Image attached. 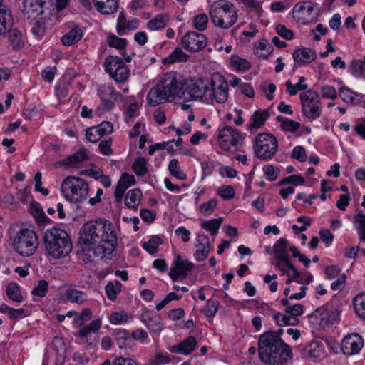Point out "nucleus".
<instances>
[{"label":"nucleus","mask_w":365,"mask_h":365,"mask_svg":"<svg viewBox=\"0 0 365 365\" xmlns=\"http://www.w3.org/2000/svg\"><path fill=\"white\" fill-rule=\"evenodd\" d=\"M263 171L264 172L267 179L270 181L274 180L279 173V170L278 168H275L272 165L264 166Z\"/></svg>","instance_id":"774afa93"},{"label":"nucleus","mask_w":365,"mask_h":365,"mask_svg":"<svg viewBox=\"0 0 365 365\" xmlns=\"http://www.w3.org/2000/svg\"><path fill=\"white\" fill-rule=\"evenodd\" d=\"M92 317V312L89 309H83L81 314L76 317L74 319V322L77 327H81L84 324L86 321H88Z\"/></svg>","instance_id":"052dcab7"},{"label":"nucleus","mask_w":365,"mask_h":365,"mask_svg":"<svg viewBox=\"0 0 365 365\" xmlns=\"http://www.w3.org/2000/svg\"><path fill=\"white\" fill-rule=\"evenodd\" d=\"M112 139L108 138L100 142L98 149L101 154L105 155H110L112 154L113 150L111 148Z\"/></svg>","instance_id":"338daca9"},{"label":"nucleus","mask_w":365,"mask_h":365,"mask_svg":"<svg viewBox=\"0 0 365 365\" xmlns=\"http://www.w3.org/2000/svg\"><path fill=\"white\" fill-rule=\"evenodd\" d=\"M303 115L309 120H315L322 115V104L317 91L309 89L300 93Z\"/></svg>","instance_id":"9d476101"},{"label":"nucleus","mask_w":365,"mask_h":365,"mask_svg":"<svg viewBox=\"0 0 365 365\" xmlns=\"http://www.w3.org/2000/svg\"><path fill=\"white\" fill-rule=\"evenodd\" d=\"M191 100H210L223 103L228 98V83L219 73H214L211 78H197L185 80V93Z\"/></svg>","instance_id":"f257e3e1"},{"label":"nucleus","mask_w":365,"mask_h":365,"mask_svg":"<svg viewBox=\"0 0 365 365\" xmlns=\"http://www.w3.org/2000/svg\"><path fill=\"white\" fill-rule=\"evenodd\" d=\"M39 245L36 232L28 228L17 231L12 240L14 251L22 257H30L37 250Z\"/></svg>","instance_id":"0eeeda50"},{"label":"nucleus","mask_w":365,"mask_h":365,"mask_svg":"<svg viewBox=\"0 0 365 365\" xmlns=\"http://www.w3.org/2000/svg\"><path fill=\"white\" fill-rule=\"evenodd\" d=\"M222 222V218L212 219L211 220L204 221L201 226L202 228L208 230L212 235L217 234Z\"/></svg>","instance_id":"603ef678"},{"label":"nucleus","mask_w":365,"mask_h":365,"mask_svg":"<svg viewBox=\"0 0 365 365\" xmlns=\"http://www.w3.org/2000/svg\"><path fill=\"white\" fill-rule=\"evenodd\" d=\"M349 71L356 78L365 76V61L353 60L349 66Z\"/></svg>","instance_id":"37998d69"},{"label":"nucleus","mask_w":365,"mask_h":365,"mask_svg":"<svg viewBox=\"0 0 365 365\" xmlns=\"http://www.w3.org/2000/svg\"><path fill=\"white\" fill-rule=\"evenodd\" d=\"M287 245L288 241L285 238H280L274 243L273 250L276 258L284 261L287 265L292 267L287 250Z\"/></svg>","instance_id":"5701e85b"},{"label":"nucleus","mask_w":365,"mask_h":365,"mask_svg":"<svg viewBox=\"0 0 365 365\" xmlns=\"http://www.w3.org/2000/svg\"><path fill=\"white\" fill-rule=\"evenodd\" d=\"M278 148V141L275 136L268 133L257 135L254 144V151L256 156L262 160L272 159Z\"/></svg>","instance_id":"1a4fd4ad"},{"label":"nucleus","mask_w":365,"mask_h":365,"mask_svg":"<svg viewBox=\"0 0 365 365\" xmlns=\"http://www.w3.org/2000/svg\"><path fill=\"white\" fill-rule=\"evenodd\" d=\"M98 96L101 99L102 107L96 108L95 113L101 116L104 112L109 111L113 107L120 93L116 92L113 86L104 84L98 87Z\"/></svg>","instance_id":"ddd939ff"},{"label":"nucleus","mask_w":365,"mask_h":365,"mask_svg":"<svg viewBox=\"0 0 365 365\" xmlns=\"http://www.w3.org/2000/svg\"><path fill=\"white\" fill-rule=\"evenodd\" d=\"M230 63L238 71H247L251 68V64L248 61L237 56H231Z\"/></svg>","instance_id":"3c124183"},{"label":"nucleus","mask_w":365,"mask_h":365,"mask_svg":"<svg viewBox=\"0 0 365 365\" xmlns=\"http://www.w3.org/2000/svg\"><path fill=\"white\" fill-rule=\"evenodd\" d=\"M185 80L175 71L163 73L157 84L147 94L149 106L155 107L165 102H172L185 94Z\"/></svg>","instance_id":"7ed1b4c3"},{"label":"nucleus","mask_w":365,"mask_h":365,"mask_svg":"<svg viewBox=\"0 0 365 365\" xmlns=\"http://www.w3.org/2000/svg\"><path fill=\"white\" fill-rule=\"evenodd\" d=\"M113 335L120 349H131L134 345L133 339L130 337L129 331L125 329H115Z\"/></svg>","instance_id":"b1692460"},{"label":"nucleus","mask_w":365,"mask_h":365,"mask_svg":"<svg viewBox=\"0 0 365 365\" xmlns=\"http://www.w3.org/2000/svg\"><path fill=\"white\" fill-rule=\"evenodd\" d=\"M197 242V250L194 256L197 261H203L208 257L210 251V239L205 235H198Z\"/></svg>","instance_id":"6ab92c4d"},{"label":"nucleus","mask_w":365,"mask_h":365,"mask_svg":"<svg viewBox=\"0 0 365 365\" xmlns=\"http://www.w3.org/2000/svg\"><path fill=\"white\" fill-rule=\"evenodd\" d=\"M181 45L186 51L196 53L201 51L207 46V38L204 34L190 31L182 38Z\"/></svg>","instance_id":"4468645a"},{"label":"nucleus","mask_w":365,"mask_h":365,"mask_svg":"<svg viewBox=\"0 0 365 365\" xmlns=\"http://www.w3.org/2000/svg\"><path fill=\"white\" fill-rule=\"evenodd\" d=\"M276 120L280 123L281 128L285 131L295 132L300 128L299 123L280 115L277 116Z\"/></svg>","instance_id":"a18cd8bd"},{"label":"nucleus","mask_w":365,"mask_h":365,"mask_svg":"<svg viewBox=\"0 0 365 365\" xmlns=\"http://www.w3.org/2000/svg\"><path fill=\"white\" fill-rule=\"evenodd\" d=\"M43 245L46 252L54 259L63 258L72 250V242L68 234L64 230L56 227L46 230Z\"/></svg>","instance_id":"39448f33"},{"label":"nucleus","mask_w":365,"mask_h":365,"mask_svg":"<svg viewBox=\"0 0 365 365\" xmlns=\"http://www.w3.org/2000/svg\"><path fill=\"white\" fill-rule=\"evenodd\" d=\"M162 242V240L159 237L153 236L148 242L143 243V247L149 253L155 254L158 251V246Z\"/></svg>","instance_id":"6e6d98bb"},{"label":"nucleus","mask_w":365,"mask_h":365,"mask_svg":"<svg viewBox=\"0 0 365 365\" xmlns=\"http://www.w3.org/2000/svg\"><path fill=\"white\" fill-rule=\"evenodd\" d=\"M128 314L124 312H114L110 315L109 321L113 324L125 323L128 322Z\"/></svg>","instance_id":"680f3d73"},{"label":"nucleus","mask_w":365,"mask_h":365,"mask_svg":"<svg viewBox=\"0 0 365 365\" xmlns=\"http://www.w3.org/2000/svg\"><path fill=\"white\" fill-rule=\"evenodd\" d=\"M87 158L88 157L86 155V150H79L75 154L68 156L66 159L57 163V164L63 165L65 166H76Z\"/></svg>","instance_id":"4c0bfd02"},{"label":"nucleus","mask_w":365,"mask_h":365,"mask_svg":"<svg viewBox=\"0 0 365 365\" xmlns=\"http://www.w3.org/2000/svg\"><path fill=\"white\" fill-rule=\"evenodd\" d=\"M0 0V34H4L6 30L13 26L14 19L11 11L2 4Z\"/></svg>","instance_id":"c85d7f7f"},{"label":"nucleus","mask_w":365,"mask_h":365,"mask_svg":"<svg viewBox=\"0 0 365 365\" xmlns=\"http://www.w3.org/2000/svg\"><path fill=\"white\" fill-rule=\"evenodd\" d=\"M98 11L108 15L117 12L118 9V0H93Z\"/></svg>","instance_id":"393cba45"},{"label":"nucleus","mask_w":365,"mask_h":365,"mask_svg":"<svg viewBox=\"0 0 365 365\" xmlns=\"http://www.w3.org/2000/svg\"><path fill=\"white\" fill-rule=\"evenodd\" d=\"M48 291V283L44 279L38 281V284L34 288L31 294L39 297H44Z\"/></svg>","instance_id":"13d9d810"},{"label":"nucleus","mask_w":365,"mask_h":365,"mask_svg":"<svg viewBox=\"0 0 365 365\" xmlns=\"http://www.w3.org/2000/svg\"><path fill=\"white\" fill-rule=\"evenodd\" d=\"M295 62L299 64H307L312 62L317 58V53L309 48L296 49L292 53Z\"/></svg>","instance_id":"a878e982"},{"label":"nucleus","mask_w":365,"mask_h":365,"mask_svg":"<svg viewBox=\"0 0 365 365\" xmlns=\"http://www.w3.org/2000/svg\"><path fill=\"white\" fill-rule=\"evenodd\" d=\"M107 43L110 47L115 48L118 50L125 49L127 46L126 39L119 38L113 34L108 36Z\"/></svg>","instance_id":"5fc2aeb1"},{"label":"nucleus","mask_w":365,"mask_h":365,"mask_svg":"<svg viewBox=\"0 0 365 365\" xmlns=\"http://www.w3.org/2000/svg\"><path fill=\"white\" fill-rule=\"evenodd\" d=\"M324 350L323 345L316 341H312L303 350L304 355L310 358L319 357Z\"/></svg>","instance_id":"58836bf2"},{"label":"nucleus","mask_w":365,"mask_h":365,"mask_svg":"<svg viewBox=\"0 0 365 365\" xmlns=\"http://www.w3.org/2000/svg\"><path fill=\"white\" fill-rule=\"evenodd\" d=\"M101 327V322L99 319L93 320L91 323L83 327L78 332V336L84 339L86 342L91 345L92 342L89 341L91 340V334L98 331Z\"/></svg>","instance_id":"c756f323"},{"label":"nucleus","mask_w":365,"mask_h":365,"mask_svg":"<svg viewBox=\"0 0 365 365\" xmlns=\"http://www.w3.org/2000/svg\"><path fill=\"white\" fill-rule=\"evenodd\" d=\"M212 23L217 27L227 29L237 21V11L231 2L219 0L213 3L209 9Z\"/></svg>","instance_id":"423d86ee"},{"label":"nucleus","mask_w":365,"mask_h":365,"mask_svg":"<svg viewBox=\"0 0 365 365\" xmlns=\"http://www.w3.org/2000/svg\"><path fill=\"white\" fill-rule=\"evenodd\" d=\"M245 136V133H241L230 126H225L219 130L217 138L223 150L235 152L242 146Z\"/></svg>","instance_id":"9b49d317"},{"label":"nucleus","mask_w":365,"mask_h":365,"mask_svg":"<svg viewBox=\"0 0 365 365\" xmlns=\"http://www.w3.org/2000/svg\"><path fill=\"white\" fill-rule=\"evenodd\" d=\"M317 9L316 4L312 2H299L294 5L293 11L300 14L306 21H311L315 19L317 13L314 11Z\"/></svg>","instance_id":"412c9836"},{"label":"nucleus","mask_w":365,"mask_h":365,"mask_svg":"<svg viewBox=\"0 0 365 365\" xmlns=\"http://www.w3.org/2000/svg\"><path fill=\"white\" fill-rule=\"evenodd\" d=\"M363 345L362 338L357 334H351L344 338L341 349L345 355L351 356L359 353Z\"/></svg>","instance_id":"f3484780"},{"label":"nucleus","mask_w":365,"mask_h":365,"mask_svg":"<svg viewBox=\"0 0 365 365\" xmlns=\"http://www.w3.org/2000/svg\"><path fill=\"white\" fill-rule=\"evenodd\" d=\"M269 115L270 113L267 109L255 111L250 118V123L247 126V130H257L262 128Z\"/></svg>","instance_id":"4be33fe9"},{"label":"nucleus","mask_w":365,"mask_h":365,"mask_svg":"<svg viewBox=\"0 0 365 365\" xmlns=\"http://www.w3.org/2000/svg\"><path fill=\"white\" fill-rule=\"evenodd\" d=\"M294 184V185H303L304 183V179L297 175H292L288 177L284 178L279 182V185H285V184Z\"/></svg>","instance_id":"69168bd1"},{"label":"nucleus","mask_w":365,"mask_h":365,"mask_svg":"<svg viewBox=\"0 0 365 365\" xmlns=\"http://www.w3.org/2000/svg\"><path fill=\"white\" fill-rule=\"evenodd\" d=\"M6 293L8 297L13 301L21 302L23 300L19 287L15 282H10L7 284Z\"/></svg>","instance_id":"c03bdc74"},{"label":"nucleus","mask_w":365,"mask_h":365,"mask_svg":"<svg viewBox=\"0 0 365 365\" xmlns=\"http://www.w3.org/2000/svg\"><path fill=\"white\" fill-rule=\"evenodd\" d=\"M29 210L38 222L44 224L49 222V219L44 214L43 210L38 202L34 200L31 201L30 203Z\"/></svg>","instance_id":"e433bc0d"},{"label":"nucleus","mask_w":365,"mask_h":365,"mask_svg":"<svg viewBox=\"0 0 365 365\" xmlns=\"http://www.w3.org/2000/svg\"><path fill=\"white\" fill-rule=\"evenodd\" d=\"M168 170L170 171V175L174 176L175 178L181 180H185L187 179V175L182 170H180L179 163L177 159H173L170 161Z\"/></svg>","instance_id":"09e8293b"},{"label":"nucleus","mask_w":365,"mask_h":365,"mask_svg":"<svg viewBox=\"0 0 365 365\" xmlns=\"http://www.w3.org/2000/svg\"><path fill=\"white\" fill-rule=\"evenodd\" d=\"M169 21V16L165 14L157 15L147 23V28L150 31H157L165 27Z\"/></svg>","instance_id":"c9c22d12"},{"label":"nucleus","mask_w":365,"mask_h":365,"mask_svg":"<svg viewBox=\"0 0 365 365\" xmlns=\"http://www.w3.org/2000/svg\"><path fill=\"white\" fill-rule=\"evenodd\" d=\"M354 222L357 225L356 229L361 241H365V215L362 212L354 217Z\"/></svg>","instance_id":"8fccbe9b"},{"label":"nucleus","mask_w":365,"mask_h":365,"mask_svg":"<svg viewBox=\"0 0 365 365\" xmlns=\"http://www.w3.org/2000/svg\"><path fill=\"white\" fill-rule=\"evenodd\" d=\"M189 58V55L183 52L181 48L178 47L168 57L163 59L162 63L172 64L175 62H187Z\"/></svg>","instance_id":"f704fd0d"},{"label":"nucleus","mask_w":365,"mask_h":365,"mask_svg":"<svg viewBox=\"0 0 365 365\" xmlns=\"http://www.w3.org/2000/svg\"><path fill=\"white\" fill-rule=\"evenodd\" d=\"M194 264L192 262L182 259L180 255H177L172 264V267L169 272V276L173 281H177L179 279H185L192 270Z\"/></svg>","instance_id":"2eb2a0df"},{"label":"nucleus","mask_w":365,"mask_h":365,"mask_svg":"<svg viewBox=\"0 0 365 365\" xmlns=\"http://www.w3.org/2000/svg\"><path fill=\"white\" fill-rule=\"evenodd\" d=\"M113 124L108 121H103L100 125L91 127L86 130V138L91 143L98 142L103 136L113 132Z\"/></svg>","instance_id":"a211bd4d"},{"label":"nucleus","mask_w":365,"mask_h":365,"mask_svg":"<svg viewBox=\"0 0 365 365\" xmlns=\"http://www.w3.org/2000/svg\"><path fill=\"white\" fill-rule=\"evenodd\" d=\"M140 319L146 327L154 334H158L163 329L160 315L153 310H144Z\"/></svg>","instance_id":"dca6fc26"},{"label":"nucleus","mask_w":365,"mask_h":365,"mask_svg":"<svg viewBox=\"0 0 365 365\" xmlns=\"http://www.w3.org/2000/svg\"><path fill=\"white\" fill-rule=\"evenodd\" d=\"M196 345V339L192 336H190L180 344L170 346L168 350L171 353L188 355L195 350Z\"/></svg>","instance_id":"aec40b11"},{"label":"nucleus","mask_w":365,"mask_h":365,"mask_svg":"<svg viewBox=\"0 0 365 365\" xmlns=\"http://www.w3.org/2000/svg\"><path fill=\"white\" fill-rule=\"evenodd\" d=\"M217 205V200L215 198L211 199L200 206V211L203 215H209L215 210Z\"/></svg>","instance_id":"bf43d9fd"},{"label":"nucleus","mask_w":365,"mask_h":365,"mask_svg":"<svg viewBox=\"0 0 365 365\" xmlns=\"http://www.w3.org/2000/svg\"><path fill=\"white\" fill-rule=\"evenodd\" d=\"M91 245H83L82 247V259L86 263L91 262L94 260V258L98 257H106L101 247L99 245L97 247H90Z\"/></svg>","instance_id":"2f4dec72"},{"label":"nucleus","mask_w":365,"mask_h":365,"mask_svg":"<svg viewBox=\"0 0 365 365\" xmlns=\"http://www.w3.org/2000/svg\"><path fill=\"white\" fill-rule=\"evenodd\" d=\"M12 26L8 28L5 33L7 32V38L9 45L14 50H20L24 46L21 32L16 29H11Z\"/></svg>","instance_id":"cd10ccee"},{"label":"nucleus","mask_w":365,"mask_h":365,"mask_svg":"<svg viewBox=\"0 0 365 365\" xmlns=\"http://www.w3.org/2000/svg\"><path fill=\"white\" fill-rule=\"evenodd\" d=\"M314 317L319 320L320 324H327L329 322V312L324 308L317 309L314 313Z\"/></svg>","instance_id":"0e129e2a"},{"label":"nucleus","mask_w":365,"mask_h":365,"mask_svg":"<svg viewBox=\"0 0 365 365\" xmlns=\"http://www.w3.org/2000/svg\"><path fill=\"white\" fill-rule=\"evenodd\" d=\"M48 0H24V11L27 14H43V8Z\"/></svg>","instance_id":"7c9ffc66"},{"label":"nucleus","mask_w":365,"mask_h":365,"mask_svg":"<svg viewBox=\"0 0 365 365\" xmlns=\"http://www.w3.org/2000/svg\"><path fill=\"white\" fill-rule=\"evenodd\" d=\"M353 304L356 314L363 319H365V293L357 294L353 299Z\"/></svg>","instance_id":"79ce46f5"},{"label":"nucleus","mask_w":365,"mask_h":365,"mask_svg":"<svg viewBox=\"0 0 365 365\" xmlns=\"http://www.w3.org/2000/svg\"><path fill=\"white\" fill-rule=\"evenodd\" d=\"M80 240L83 245L101 247L105 256L112 254L117 244V236L110 221L104 218L90 220L80 230Z\"/></svg>","instance_id":"f03ea898"},{"label":"nucleus","mask_w":365,"mask_h":365,"mask_svg":"<svg viewBox=\"0 0 365 365\" xmlns=\"http://www.w3.org/2000/svg\"><path fill=\"white\" fill-rule=\"evenodd\" d=\"M83 36L82 30L78 27H73L61 38L62 43L69 46L79 41Z\"/></svg>","instance_id":"72a5a7b5"},{"label":"nucleus","mask_w":365,"mask_h":365,"mask_svg":"<svg viewBox=\"0 0 365 365\" xmlns=\"http://www.w3.org/2000/svg\"><path fill=\"white\" fill-rule=\"evenodd\" d=\"M134 173L139 176H143L148 173V161L143 157L135 160L132 165Z\"/></svg>","instance_id":"de8ad7c7"},{"label":"nucleus","mask_w":365,"mask_h":365,"mask_svg":"<svg viewBox=\"0 0 365 365\" xmlns=\"http://www.w3.org/2000/svg\"><path fill=\"white\" fill-rule=\"evenodd\" d=\"M104 68L106 72L117 83L125 82L130 76L128 67L124 61L118 56H108L104 61Z\"/></svg>","instance_id":"f8f14e48"},{"label":"nucleus","mask_w":365,"mask_h":365,"mask_svg":"<svg viewBox=\"0 0 365 365\" xmlns=\"http://www.w3.org/2000/svg\"><path fill=\"white\" fill-rule=\"evenodd\" d=\"M140 21L138 19H134L131 21H127L125 15L123 12L119 14L116 30L118 35L122 36L125 34V30H133L138 28Z\"/></svg>","instance_id":"bb28decb"},{"label":"nucleus","mask_w":365,"mask_h":365,"mask_svg":"<svg viewBox=\"0 0 365 365\" xmlns=\"http://www.w3.org/2000/svg\"><path fill=\"white\" fill-rule=\"evenodd\" d=\"M218 195L224 200L232 199L235 196V191L230 185H223L218 190Z\"/></svg>","instance_id":"e2e57ef3"},{"label":"nucleus","mask_w":365,"mask_h":365,"mask_svg":"<svg viewBox=\"0 0 365 365\" xmlns=\"http://www.w3.org/2000/svg\"><path fill=\"white\" fill-rule=\"evenodd\" d=\"M273 317L276 323L280 327L287 325L294 326L299 323V319L297 318L291 317L286 312L285 314L277 312L274 315Z\"/></svg>","instance_id":"ea45409f"},{"label":"nucleus","mask_w":365,"mask_h":365,"mask_svg":"<svg viewBox=\"0 0 365 365\" xmlns=\"http://www.w3.org/2000/svg\"><path fill=\"white\" fill-rule=\"evenodd\" d=\"M208 16L205 14H200L194 17L193 25L199 31H205L207 27Z\"/></svg>","instance_id":"4d7b16f0"},{"label":"nucleus","mask_w":365,"mask_h":365,"mask_svg":"<svg viewBox=\"0 0 365 365\" xmlns=\"http://www.w3.org/2000/svg\"><path fill=\"white\" fill-rule=\"evenodd\" d=\"M88 185L85 180L74 177H66L61 184V191L65 198L73 203L85 200L88 194Z\"/></svg>","instance_id":"6e6552de"},{"label":"nucleus","mask_w":365,"mask_h":365,"mask_svg":"<svg viewBox=\"0 0 365 365\" xmlns=\"http://www.w3.org/2000/svg\"><path fill=\"white\" fill-rule=\"evenodd\" d=\"M141 199V190L138 188L133 189L127 192L125 197V204L128 208L136 210Z\"/></svg>","instance_id":"473e14b6"},{"label":"nucleus","mask_w":365,"mask_h":365,"mask_svg":"<svg viewBox=\"0 0 365 365\" xmlns=\"http://www.w3.org/2000/svg\"><path fill=\"white\" fill-rule=\"evenodd\" d=\"M122 284L119 281L115 283L109 282L106 287V292L109 299L113 301L116 299L117 294L120 292Z\"/></svg>","instance_id":"864d4df0"},{"label":"nucleus","mask_w":365,"mask_h":365,"mask_svg":"<svg viewBox=\"0 0 365 365\" xmlns=\"http://www.w3.org/2000/svg\"><path fill=\"white\" fill-rule=\"evenodd\" d=\"M339 94L343 101L350 103H356L360 101V95L353 92L349 88L342 86L339 91Z\"/></svg>","instance_id":"a19ab883"},{"label":"nucleus","mask_w":365,"mask_h":365,"mask_svg":"<svg viewBox=\"0 0 365 365\" xmlns=\"http://www.w3.org/2000/svg\"><path fill=\"white\" fill-rule=\"evenodd\" d=\"M258 354L260 360L269 365H287L293 356L290 346L282 339L267 336L259 338Z\"/></svg>","instance_id":"20e7f679"},{"label":"nucleus","mask_w":365,"mask_h":365,"mask_svg":"<svg viewBox=\"0 0 365 365\" xmlns=\"http://www.w3.org/2000/svg\"><path fill=\"white\" fill-rule=\"evenodd\" d=\"M66 296L67 299L73 303L82 304L86 301V294L82 291L74 289H68Z\"/></svg>","instance_id":"49530a36"}]
</instances>
